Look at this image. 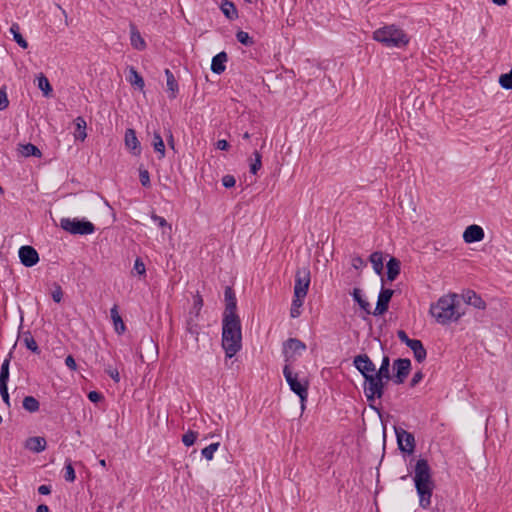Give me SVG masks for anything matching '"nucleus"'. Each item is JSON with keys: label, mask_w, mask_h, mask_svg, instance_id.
Returning a JSON list of instances; mask_svg holds the SVG:
<instances>
[{"label": "nucleus", "mask_w": 512, "mask_h": 512, "mask_svg": "<svg viewBox=\"0 0 512 512\" xmlns=\"http://www.w3.org/2000/svg\"><path fill=\"white\" fill-rule=\"evenodd\" d=\"M461 307L462 303L459 295L449 293L431 304L429 312L437 323L447 325L457 322L465 314Z\"/></svg>", "instance_id": "obj_1"}, {"label": "nucleus", "mask_w": 512, "mask_h": 512, "mask_svg": "<svg viewBox=\"0 0 512 512\" xmlns=\"http://www.w3.org/2000/svg\"><path fill=\"white\" fill-rule=\"evenodd\" d=\"M222 348L227 358H232L241 350L242 329L239 316H223Z\"/></svg>", "instance_id": "obj_2"}, {"label": "nucleus", "mask_w": 512, "mask_h": 512, "mask_svg": "<svg viewBox=\"0 0 512 512\" xmlns=\"http://www.w3.org/2000/svg\"><path fill=\"white\" fill-rule=\"evenodd\" d=\"M373 39L387 48H403L409 43L407 34L395 25H387L375 30Z\"/></svg>", "instance_id": "obj_3"}, {"label": "nucleus", "mask_w": 512, "mask_h": 512, "mask_svg": "<svg viewBox=\"0 0 512 512\" xmlns=\"http://www.w3.org/2000/svg\"><path fill=\"white\" fill-rule=\"evenodd\" d=\"M283 375L290 389L299 396L302 408H304V402L307 400L308 397V381L299 380L298 374L293 373L288 364H286L283 368Z\"/></svg>", "instance_id": "obj_4"}, {"label": "nucleus", "mask_w": 512, "mask_h": 512, "mask_svg": "<svg viewBox=\"0 0 512 512\" xmlns=\"http://www.w3.org/2000/svg\"><path fill=\"white\" fill-rule=\"evenodd\" d=\"M60 227L73 235H88L95 232V226L90 221L77 218H62Z\"/></svg>", "instance_id": "obj_5"}, {"label": "nucleus", "mask_w": 512, "mask_h": 512, "mask_svg": "<svg viewBox=\"0 0 512 512\" xmlns=\"http://www.w3.org/2000/svg\"><path fill=\"white\" fill-rule=\"evenodd\" d=\"M415 488L435 486L432 478V471L426 459H419L414 468Z\"/></svg>", "instance_id": "obj_6"}, {"label": "nucleus", "mask_w": 512, "mask_h": 512, "mask_svg": "<svg viewBox=\"0 0 512 512\" xmlns=\"http://www.w3.org/2000/svg\"><path fill=\"white\" fill-rule=\"evenodd\" d=\"M384 379L377 375L366 376L364 383V394L368 401L381 398L384 393Z\"/></svg>", "instance_id": "obj_7"}, {"label": "nucleus", "mask_w": 512, "mask_h": 512, "mask_svg": "<svg viewBox=\"0 0 512 512\" xmlns=\"http://www.w3.org/2000/svg\"><path fill=\"white\" fill-rule=\"evenodd\" d=\"M306 350V344L297 338H289L283 343V356L286 364L290 366Z\"/></svg>", "instance_id": "obj_8"}, {"label": "nucleus", "mask_w": 512, "mask_h": 512, "mask_svg": "<svg viewBox=\"0 0 512 512\" xmlns=\"http://www.w3.org/2000/svg\"><path fill=\"white\" fill-rule=\"evenodd\" d=\"M310 285V270L302 268L295 275L294 295L296 298H305Z\"/></svg>", "instance_id": "obj_9"}, {"label": "nucleus", "mask_w": 512, "mask_h": 512, "mask_svg": "<svg viewBox=\"0 0 512 512\" xmlns=\"http://www.w3.org/2000/svg\"><path fill=\"white\" fill-rule=\"evenodd\" d=\"M395 434L399 449L402 452L412 453L415 449V438L413 434L407 432L403 428H395Z\"/></svg>", "instance_id": "obj_10"}, {"label": "nucleus", "mask_w": 512, "mask_h": 512, "mask_svg": "<svg viewBox=\"0 0 512 512\" xmlns=\"http://www.w3.org/2000/svg\"><path fill=\"white\" fill-rule=\"evenodd\" d=\"M353 364L355 368L362 374L364 379L366 378V376L375 375V364L371 361L368 355H357L353 360Z\"/></svg>", "instance_id": "obj_11"}, {"label": "nucleus", "mask_w": 512, "mask_h": 512, "mask_svg": "<svg viewBox=\"0 0 512 512\" xmlns=\"http://www.w3.org/2000/svg\"><path fill=\"white\" fill-rule=\"evenodd\" d=\"M394 368L396 369V374L393 381L396 384H402L410 373L411 361L407 358H399L395 360Z\"/></svg>", "instance_id": "obj_12"}, {"label": "nucleus", "mask_w": 512, "mask_h": 512, "mask_svg": "<svg viewBox=\"0 0 512 512\" xmlns=\"http://www.w3.org/2000/svg\"><path fill=\"white\" fill-rule=\"evenodd\" d=\"M394 294L392 289L382 288L379 295L373 315L378 316L384 314L389 307V302Z\"/></svg>", "instance_id": "obj_13"}, {"label": "nucleus", "mask_w": 512, "mask_h": 512, "mask_svg": "<svg viewBox=\"0 0 512 512\" xmlns=\"http://www.w3.org/2000/svg\"><path fill=\"white\" fill-rule=\"evenodd\" d=\"M19 258L26 267H32L39 261L38 252L32 246H22L19 249Z\"/></svg>", "instance_id": "obj_14"}, {"label": "nucleus", "mask_w": 512, "mask_h": 512, "mask_svg": "<svg viewBox=\"0 0 512 512\" xmlns=\"http://www.w3.org/2000/svg\"><path fill=\"white\" fill-rule=\"evenodd\" d=\"M225 296V310L223 316H238L237 299L234 290L227 286L224 291Z\"/></svg>", "instance_id": "obj_15"}, {"label": "nucleus", "mask_w": 512, "mask_h": 512, "mask_svg": "<svg viewBox=\"0 0 512 512\" xmlns=\"http://www.w3.org/2000/svg\"><path fill=\"white\" fill-rule=\"evenodd\" d=\"M485 233L482 227L473 224L468 226L463 233L465 243L480 242L484 239Z\"/></svg>", "instance_id": "obj_16"}, {"label": "nucleus", "mask_w": 512, "mask_h": 512, "mask_svg": "<svg viewBox=\"0 0 512 512\" xmlns=\"http://www.w3.org/2000/svg\"><path fill=\"white\" fill-rule=\"evenodd\" d=\"M125 146L134 155H139L141 153L140 142L134 129L129 128L125 131Z\"/></svg>", "instance_id": "obj_17"}, {"label": "nucleus", "mask_w": 512, "mask_h": 512, "mask_svg": "<svg viewBox=\"0 0 512 512\" xmlns=\"http://www.w3.org/2000/svg\"><path fill=\"white\" fill-rule=\"evenodd\" d=\"M46 440L43 437L35 436L26 439L24 447L32 452L40 453L46 448Z\"/></svg>", "instance_id": "obj_18"}, {"label": "nucleus", "mask_w": 512, "mask_h": 512, "mask_svg": "<svg viewBox=\"0 0 512 512\" xmlns=\"http://www.w3.org/2000/svg\"><path fill=\"white\" fill-rule=\"evenodd\" d=\"M111 320L113 322L114 330L118 335H122L126 331L125 323L119 314L118 305H114L110 310Z\"/></svg>", "instance_id": "obj_19"}, {"label": "nucleus", "mask_w": 512, "mask_h": 512, "mask_svg": "<svg viewBox=\"0 0 512 512\" xmlns=\"http://www.w3.org/2000/svg\"><path fill=\"white\" fill-rule=\"evenodd\" d=\"M435 486L416 488L419 496V505L423 509H427L431 505V497Z\"/></svg>", "instance_id": "obj_20"}, {"label": "nucleus", "mask_w": 512, "mask_h": 512, "mask_svg": "<svg viewBox=\"0 0 512 512\" xmlns=\"http://www.w3.org/2000/svg\"><path fill=\"white\" fill-rule=\"evenodd\" d=\"M462 298L466 304L471 305L477 309H485L486 307L485 301L472 290H468L463 293Z\"/></svg>", "instance_id": "obj_21"}, {"label": "nucleus", "mask_w": 512, "mask_h": 512, "mask_svg": "<svg viewBox=\"0 0 512 512\" xmlns=\"http://www.w3.org/2000/svg\"><path fill=\"white\" fill-rule=\"evenodd\" d=\"M227 60L228 56L227 53L224 51L215 55L211 63L212 72L215 74H222L226 69L225 63L227 62Z\"/></svg>", "instance_id": "obj_22"}, {"label": "nucleus", "mask_w": 512, "mask_h": 512, "mask_svg": "<svg viewBox=\"0 0 512 512\" xmlns=\"http://www.w3.org/2000/svg\"><path fill=\"white\" fill-rule=\"evenodd\" d=\"M130 42L134 49L142 51L146 48V42L134 24H130Z\"/></svg>", "instance_id": "obj_23"}, {"label": "nucleus", "mask_w": 512, "mask_h": 512, "mask_svg": "<svg viewBox=\"0 0 512 512\" xmlns=\"http://www.w3.org/2000/svg\"><path fill=\"white\" fill-rule=\"evenodd\" d=\"M408 347L413 351L414 358L417 362L421 363L426 359L427 352L420 340L413 339Z\"/></svg>", "instance_id": "obj_24"}, {"label": "nucleus", "mask_w": 512, "mask_h": 512, "mask_svg": "<svg viewBox=\"0 0 512 512\" xmlns=\"http://www.w3.org/2000/svg\"><path fill=\"white\" fill-rule=\"evenodd\" d=\"M401 263L395 258L391 257L387 262V279L389 281H394L400 274Z\"/></svg>", "instance_id": "obj_25"}, {"label": "nucleus", "mask_w": 512, "mask_h": 512, "mask_svg": "<svg viewBox=\"0 0 512 512\" xmlns=\"http://www.w3.org/2000/svg\"><path fill=\"white\" fill-rule=\"evenodd\" d=\"M75 132L74 137L76 140L84 141L87 137L86 133V121L83 117L79 116L74 120Z\"/></svg>", "instance_id": "obj_26"}, {"label": "nucleus", "mask_w": 512, "mask_h": 512, "mask_svg": "<svg viewBox=\"0 0 512 512\" xmlns=\"http://www.w3.org/2000/svg\"><path fill=\"white\" fill-rule=\"evenodd\" d=\"M220 9L227 19L234 20L238 18V11L233 2L222 0Z\"/></svg>", "instance_id": "obj_27"}, {"label": "nucleus", "mask_w": 512, "mask_h": 512, "mask_svg": "<svg viewBox=\"0 0 512 512\" xmlns=\"http://www.w3.org/2000/svg\"><path fill=\"white\" fill-rule=\"evenodd\" d=\"M165 75L167 80V90L170 92L169 97L174 99L176 98L179 90L178 83L170 69H165Z\"/></svg>", "instance_id": "obj_28"}, {"label": "nucleus", "mask_w": 512, "mask_h": 512, "mask_svg": "<svg viewBox=\"0 0 512 512\" xmlns=\"http://www.w3.org/2000/svg\"><path fill=\"white\" fill-rule=\"evenodd\" d=\"M37 86L43 92L45 97H50L52 95L53 89L48 80V78L43 74L39 73L36 77Z\"/></svg>", "instance_id": "obj_29"}, {"label": "nucleus", "mask_w": 512, "mask_h": 512, "mask_svg": "<svg viewBox=\"0 0 512 512\" xmlns=\"http://www.w3.org/2000/svg\"><path fill=\"white\" fill-rule=\"evenodd\" d=\"M352 296L355 302L359 304L361 309H363L367 314H373V312L371 311L370 303L362 297V292L359 288L353 289Z\"/></svg>", "instance_id": "obj_30"}, {"label": "nucleus", "mask_w": 512, "mask_h": 512, "mask_svg": "<svg viewBox=\"0 0 512 512\" xmlns=\"http://www.w3.org/2000/svg\"><path fill=\"white\" fill-rule=\"evenodd\" d=\"M129 81L132 86L142 90L145 86L143 77L136 71L134 67L129 68Z\"/></svg>", "instance_id": "obj_31"}, {"label": "nucleus", "mask_w": 512, "mask_h": 512, "mask_svg": "<svg viewBox=\"0 0 512 512\" xmlns=\"http://www.w3.org/2000/svg\"><path fill=\"white\" fill-rule=\"evenodd\" d=\"M19 151L25 157H29V156L41 157L42 156V153L39 150V148L36 147L32 143L20 145Z\"/></svg>", "instance_id": "obj_32"}, {"label": "nucleus", "mask_w": 512, "mask_h": 512, "mask_svg": "<svg viewBox=\"0 0 512 512\" xmlns=\"http://www.w3.org/2000/svg\"><path fill=\"white\" fill-rule=\"evenodd\" d=\"M374 271L380 275L383 271V255L381 252H373L369 258Z\"/></svg>", "instance_id": "obj_33"}, {"label": "nucleus", "mask_w": 512, "mask_h": 512, "mask_svg": "<svg viewBox=\"0 0 512 512\" xmlns=\"http://www.w3.org/2000/svg\"><path fill=\"white\" fill-rule=\"evenodd\" d=\"M10 32L13 35L14 41L23 49L28 47V42L23 38L20 33V27L17 23H13L10 27Z\"/></svg>", "instance_id": "obj_34"}, {"label": "nucleus", "mask_w": 512, "mask_h": 512, "mask_svg": "<svg viewBox=\"0 0 512 512\" xmlns=\"http://www.w3.org/2000/svg\"><path fill=\"white\" fill-rule=\"evenodd\" d=\"M23 344L26 346L27 349L32 351L35 354H40V349L34 339V337L31 335V333L25 332L22 337Z\"/></svg>", "instance_id": "obj_35"}, {"label": "nucleus", "mask_w": 512, "mask_h": 512, "mask_svg": "<svg viewBox=\"0 0 512 512\" xmlns=\"http://www.w3.org/2000/svg\"><path fill=\"white\" fill-rule=\"evenodd\" d=\"M390 360L388 356H384L378 371H375V375L379 376L382 379L389 380L390 379Z\"/></svg>", "instance_id": "obj_36"}, {"label": "nucleus", "mask_w": 512, "mask_h": 512, "mask_svg": "<svg viewBox=\"0 0 512 512\" xmlns=\"http://www.w3.org/2000/svg\"><path fill=\"white\" fill-rule=\"evenodd\" d=\"M39 407H40L39 401L35 397L26 396L23 399V408L28 412L34 413L39 410Z\"/></svg>", "instance_id": "obj_37"}, {"label": "nucleus", "mask_w": 512, "mask_h": 512, "mask_svg": "<svg viewBox=\"0 0 512 512\" xmlns=\"http://www.w3.org/2000/svg\"><path fill=\"white\" fill-rule=\"evenodd\" d=\"M152 145L154 147V150L156 152L160 153L159 158H163L165 156V145H164V142H163V139H162L160 133H158V132L154 133Z\"/></svg>", "instance_id": "obj_38"}, {"label": "nucleus", "mask_w": 512, "mask_h": 512, "mask_svg": "<svg viewBox=\"0 0 512 512\" xmlns=\"http://www.w3.org/2000/svg\"><path fill=\"white\" fill-rule=\"evenodd\" d=\"M9 365H10V358H6L2 365L0 370V385H7L9 380Z\"/></svg>", "instance_id": "obj_39"}, {"label": "nucleus", "mask_w": 512, "mask_h": 512, "mask_svg": "<svg viewBox=\"0 0 512 512\" xmlns=\"http://www.w3.org/2000/svg\"><path fill=\"white\" fill-rule=\"evenodd\" d=\"M304 302V298H296L294 295V298L292 300L291 309H290V316L292 318H297L301 314L300 308L302 307Z\"/></svg>", "instance_id": "obj_40"}, {"label": "nucleus", "mask_w": 512, "mask_h": 512, "mask_svg": "<svg viewBox=\"0 0 512 512\" xmlns=\"http://www.w3.org/2000/svg\"><path fill=\"white\" fill-rule=\"evenodd\" d=\"M220 446L219 442L212 443L208 445L207 447L203 448L201 451L202 456L207 459L208 461H211L214 457V453L218 450Z\"/></svg>", "instance_id": "obj_41"}, {"label": "nucleus", "mask_w": 512, "mask_h": 512, "mask_svg": "<svg viewBox=\"0 0 512 512\" xmlns=\"http://www.w3.org/2000/svg\"><path fill=\"white\" fill-rule=\"evenodd\" d=\"M253 156L254 159L250 163V172L255 175L262 167V156L258 151H255Z\"/></svg>", "instance_id": "obj_42"}, {"label": "nucleus", "mask_w": 512, "mask_h": 512, "mask_svg": "<svg viewBox=\"0 0 512 512\" xmlns=\"http://www.w3.org/2000/svg\"><path fill=\"white\" fill-rule=\"evenodd\" d=\"M76 478L75 470L70 460H67L64 467V479L67 482H74Z\"/></svg>", "instance_id": "obj_43"}, {"label": "nucleus", "mask_w": 512, "mask_h": 512, "mask_svg": "<svg viewBox=\"0 0 512 512\" xmlns=\"http://www.w3.org/2000/svg\"><path fill=\"white\" fill-rule=\"evenodd\" d=\"M499 84L502 88L511 90L512 89V69L499 77Z\"/></svg>", "instance_id": "obj_44"}, {"label": "nucleus", "mask_w": 512, "mask_h": 512, "mask_svg": "<svg viewBox=\"0 0 512 512\" xmlns=\"http://www.w3.org/2000/svg\"><path fill=\"white\" fill-rule=\"evenodd\" d=\"M236 39L245 46H251L254 44L253 38L245 31H238L236 33Z\"/></svg>", "instance_id": "obj_45"}, {"label": "nucleus", "mask_w": 512, "mask_h": 512, "mask_svg": "<svg viewBox=\"0 0 512 512\" xmlns=\"http://www.w3.org/2000/svg\"><path fill=\"white\" fill-rule=\"evenodd\" d=\"M197 437H198L197 432L189 430L182 436V442L185 446L189 447L195 443Z\"/></svg>", "instance_id": "obj_46"}, {"label": "nucleus", "mask_w": 512, "mask_h": 512, "mask_svg": "<svg viewBox=\"0 0 512 512\" xmlns=\"http://www.w3.org/2000/svg\"><path fill=\"white\" fill-rule=\"evenodd\" d=\"M199 329L200 328L196 322L195 316L194 317L190 316L189 319L187 320V331L191 335H194L197 338V336L199 334Z\"/></svg>", "instance_id": "obj_47"}, {"label": "nucleus", "mask_w": 512, "mask_h": 512, "mask_svg": "<svg viewBox=\"0 0 512 512\" xmlns=\"http://www.w3.org/2000/svg\"><path fill=\"white\" fill-rule=\"evenodd\" d=\"M151 219L156 223L160 228H168L170 231L172 230V226L168 224L165 218L158 216L155 213L151 214Z\"/></svg>", "instance_id": "obj_48"}, {"label": "nucleus", "mask_w": 512, "mask_h": 512, "mask_svg": "<svg viewBox=\"0 0 512 512\" xmlns=\"http://www.w3.org/2000/svg\"><path fill=\"white\" fill-rule=\"evenodd\" d=\"M9 106L6 86L0 88V111L5 110Z\"/></svg>", "instance_id": "obj_49"}, {"label": "nucleus", "mask_w": 512, "mask_h": 512, "mask_svg": "<svg viewBox=\"0 0 512 512\" xmlns=\"http://www.w3.org/2000/svg\"><path fill=\"white\" fill-rule=\"evenodd\" d=\"M139 179H140V182H141L142 186L150 187V185H151L150 174H149V172L147 170L140 169V171H139Z\"/></svg>", "instance_id": "obj_50"}, {"label": "nucleus", "mask_w": 512, "mask_h": 512, "mask_svg": "<svg viewBox=\"0 0 512 512\" xmlns=\"http://www.w3.org/2000/svg\"><path fill=\"white\" fill-rule=\"evenodd\" d=\"M133 270L136 271L137 274L139 275H145L146 274V267H145V264L144 262L142 261L141 258H136L135 262H134V267H133Z\"/></svg>", "instance_id": "obj_51"}, {"label": "nucleus", "mask_w": 512, "mask_h": 512, "mask_svg": "<svg viewBox=\"0 0 512 512\" xmlns=\"http://www.w3.org/2000/svg\"><path fill=\"white\" fill-rule=\"evenodd\" d=\"M202 306H203L202 297L200 295H196L194 298V303H193V310H194L195 318H197L199 316Z\"/></svg>", "instance_id": "obj_52"}, {"label": "nucleus", "mask_w": 512, "mask_h": 512, "mask_svg": "<svg viewBox=\"0 0 512 512\" xmlns=\"http://www.w3.org/2000/svg\"><path fill=\"white\" fill-rule=\"evenodd\" d=\"M52 299L56 303H60L63 298V291L60 285L55 284L54 290L51 293Z\"/></svg>", "instance_id": "obj_53"}, {"label": "nucleus", "mask_w": 512, "mask_h": 512, "mask_svg": "<svg viewBox=\"0 0 512 512\" xmlns=\"http://www.w3.org/2000/svg\"><path fill=\"white\" fill-rule=\"evenodd\" d=\"M351 265L353 266V268L358 270L366 266V263L362 257L357 255L352 257Z\"/></svg>", "instance_id": "obj_54"}, {"label": "nucleus", "mask_w": 512, "mask_h": 512, "mask_svg": "<svg viewBox=\"0 0 512 512\" xmlns=\"http://www.w3.org/2000/svg\"><path fill=\"white\" fill-rule=\"evenodd\" d=\"M0 395L7 406H10V397L7 385H0Z\"/></svg>", "instance_id": "obj_55"}, {"label": "nucleus", "mask_w": 512, "mask_h": 512, "mask_svg": "<svg viewBox=\"0 0 512 512\" xmlns=\"http://www.w3.org/2000/svg\"><path fill=\"white\" fill-rule=\"evenodd\" d=\"M236 183V180L234 178V176L232 175H225L223 178H222V184L225 188H232Z\"/></svg>", "instance_id": "obj_56"}, {"label": "nucleus", "mask_w": 512, "mask_h": 512, "mask_svg": "<svg viewBox=\"0 0 512 512\" xmlns=\"http://www.w3.org/2000/svg\"><path fill=\"white\" fill-rule=\"evenodd\" d=\"M106 373L115 381H120V374L116 368L108 367L105 369Z\"/></svg>", "instance_id": "obj_57"}, {"label": "nucleus", "mask_w": 512, "mask_h": 512, "mask_svg": "<svg viewBox=\"0 0 512 512\" xmlns=\"http://www.w3.org/2000/svg\"><path fill=\"white\" fill-rule=\"evenodd\" d=\"M397 337L399 338V340H400L402 343L406 344L407 346H409V345H410V343L413 341V339H410V338L408 337V335L406 334V332H405L404 330H399V331L397 332Z\"/></svg>", "instance_id": "obj_58"}, {"label": "nucleus", "mask_w": 512, "mask_h": 512, "mask_svg": "<svg viewBox=\"0 0 512 512\" xmlns=\"http://www.w3.org/2000/svg\"><path fill=\"white\" fill-rule=\"evenodd\" d=\"M102 398V394L97 391H91L88 393V399L93 403L99 402Z\"/></svg>", "instance_id": "obj_59"}, {"label": "nucleus", "mask_w": 512, "mask_h": 512, "mask_svg": "<svg viewBox=\"0 0 512 512\" xmlns=\"http://www.w3.org/2000/svg\"><path fill=\"white\" fill-rule=\"evenodd\" d=\"M65 364L66 366L70 369V370H76L77 369V364H76V361L74 359V357L72 355H68L65 359Z\"/></svg>", "instance_id": "obj_60"}, {"label": "nucleus", "mask_w": 512, "mask_h": 512, "mask_svg": "<svg viewBox=\"0 0 512 512\" xmlns=\"http://www.w3.org/2000/svg\"><path fill=\"white\" fill-rule=\"evenodd\" d=\"M422 379L423 373L421 371L416 372L410 381V386L415 387Z\"/></svg>", "instance_id": "obj_61"}, {"label": "nucleus", "mask_w": 512, "mask_h": 512, "mask_svg": "<svg viewBox=\"0 0 512 512\" xmlns=\"http://www.w3.org/2000/svg\"><path fill=\"white\" fill-rule=\"evenodd\" d=\"M229 143L225 139L218 140L216 143V148L219 150H228Z\"/></svg>", "instance_id": "obj_62"}, {"label": "nucleus", "mask_w": 512, "mask_h": 512, "mask_svg": "<svg viewBox=\"0 0 512 512\" xmlns=\"http://www.w3.org/2000/svg\"><path fill=\"white\" fill-rule=\"evenodd\" d=\"M38 493L41 495H48L51 493V487L48 485H40L38 487Z\"/></svg>", "instance_id": "obj_63"}, {"label": "nucleus", "mask_w": 512, "mask_h": 512, "mask_svg": "<svg viewBox=\"0 0 512 512\" xmlns=\"http://www.w3.org/2000/svg\"><path fill=\"white\" fill-rule=\"evenodd\" d=\"M36 512H49V508L47 505L45 504H40L38 505V507L36 508Z\"/></svg>", "instance_id": "obj_64"}]
</instances>
